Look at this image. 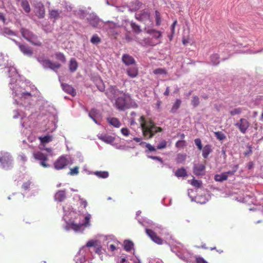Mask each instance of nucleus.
Returning a JSON list of instances; mask_svg holds the SVG:
<instances>
[{
  "instance_id": "obj_48",
  "label": "nucleus",
  "mask_w": 263,
  "mask_h": 263,
  "mask_svg": "<svg viewBox=\"0 0 263 263\" xmlns=\"http://www.w3.org/2000/svg\"><path fill=\"white\" fill-rule=\"evenodd\" d=\"M195 143L196 145L197 146L199 150L201 151L202 149V145L201 144V140L199 138L196 139L195 140Z\"/></svg>"
},
{
  "instance_id": "obj_2",
  "label": "nucleus",
  "mask_w": 263,
  "mask_h": 263,
  "mask_svg": "<svg viewBox=\"0 0 263 263\" xmlns=\"http://www.w3.org/2000/svg\"><path fill=\"white\" fill-rule=\"evenodd\" d=\"M121 96L116 99L115 106L119 110H124L130 107L128 102L130 100V97L125 93Z\"/></svg>"
},
{
  "instance_id": "obj_1",
  "label": "nucleus",
  "mask_w": 263,
  "mask_h": 263,
  "mask_svg": "<svg viewBox=\"0 0 263 263\" xmlns=\"http://www.w3.org/2000/svg\"><path fill=\"white\" fill-rule=\"evenodd\" d=\"M139 122L143 135L146 139L152 138L156 133L162 131L161 127L157 126L151 119L146 120L143 116L140 117Z\"/></svg>"
},
{
  "instance_id": "obj_27",
  "label": "nucleus",
  "mask_w": 263,
  "mask_h": 263,
  "mask_svg": "<svg viewBox=\"0 0 263 263\" xmlns=\"http://www.w3.org/2000/svg\"><path fill=\"white\" fill-rule=\"evenodd\" d=\"M21 6L26 13L30 11V5L27 0H22L21 2Z\"/></svg>"
},
{
  "instance_id": "obj_47",
  "label": "nucleus",
  "mask_w": 263,
  "mask_h": 263,
  "mask_svg": "<svg viewBox=\"0 0 263 263\" xmlns=\"http://www.w3.org/2000/svg\"><path fill=\"white\" fill-rule=\"evenodd\" d=\"M36 15L40 18H43L45 15V10L43 7L39 9V11L37 12Z\"/></svg>"
},
{
  "instance_id": "obj_57",
  "label": "nucleus",
  "mask_w": 263,
  "mask_h": 263,
  "mask_svg": "<svg viewBox=\"0 0 263 263\" xmlns=\"http://www.w3.org/2000/svg\"><path fill=\"white\" fill-rule=\"evenodd\" d=\"M196 261V263H207L203 258L200 257H197Z\"/></svg>"
},
{
  "instance_id": "obj_20",
  "label": "nucleus",
  "mask_w": 263,
  "mask_h": 263,
  "mask_svg": "<svg viewBox=\"0 0 263 263\" xmlns=\"http://www.w3.org/2000/svg\"><path fill=\"white\" fill-rule=\"evenodd\" d=\"M99 138L102 141L109 144L114 142L115 141V138L114 137L107 135H101L99 137Z\"/></svg>"
},
{
  "instance_id": "obj_34",
  "label": "nucleus",
  "mask_w": 263,
  "mask_h": 263,
  "mask_svg": "<svg viewBox=\"0 0 263 263\" xmlns=\"http://www.w3.org/2000/svg\"><path fill=\"white\" fill-rule=\"evenodd\" d=\"M90 41L93 44H98L101 42V39L97 34H94L91 37Z\"/></svg>"
},
{
  "instance_id": "obj_18",
  "label": "nucleus",
  "mask_w": 263,
  "mask_h": 263,
  "mask_svg": "<svg viewBox=\"0 0 263 263\" xmlns=\"http://www.w3.org/2000/svg\"><path fill=\"white\" fill-rule=\"evenodd\" d=\"M202 151L203 157L204 159H206L208 157L209 154H211L212 152V146L210 144L205 145L202 149Z\"/></svg>"
},
{
  "instance_id": "obj_26",
  "label": "nucleus",
  "mask_w": 263,
  "mask_h": 263,
  "mask_svg": "<svg viewBox=\"0 0 263 263\" xmlns=\"http://www.w3.org/2000/svg\"><path fill=\"white\" fill-rule=\"evenodd\" d=\"M214 179L216 181L222 182L224 180H227V176L226 173H222L221 174H217L215 176Z\"/></svg>"
},
{
  "instance_id": "obj_21",
  "label": "nucleus",
  "mask_w": 263,
  "mask_h": 263,
  "mask_svg": "<svg viewBox=\"0 0 263 263\" xmlns=\"http://www.w3.org/2000/svg\"><path fill=\"white\" fill-rule=\"evenodd\" d=\"M109 91L115 98L124 93L123 91L119 90L116 86H111L109 88Z\"/></svg>"
},
{
  "instance_id": "obj_31",
  "label": "nucleus",
  "mask_w": 263,
  "mask_h": 263,
  "mask_svg": "<svg viewBox=\"0 0 263 263\" xmlns=\"http://www.w3.org/2000/svg\"><path fill=\"white\" fill-rule=\"evenodd\" d=\"M83 226V224H82V223L77 224V223H74V222H71L69 224L70 228L76 231H79Z\"/></svg>"
},
{
  "instance_id": "obj_3",
  "label": "nucleus",
  "mask_w": 263,
  "mask_h": 263,
  "mask_svg": "<svg viewBox=\"0 0 263 263\" xmlns=\"http://www.w3.org/2000/svg\"><path fill=\"white\" fill-rule=\"evenodd\" d=\"M21 32L22 36L32 44L37 46H41L42 45V43L37 41V36L29 30L22 28Z\"/></svg>"
},
{
  "instance_id": "obj_51",
  "label": "nucleus",
  "mask_w": 263,
  "mask_h": 263,
  "mask_svg": "<svg viewBox=\"0 0 263 263\" xmlns=\"http://www.w3.org/2000/svg\"><path fill=\"white\" fill-rule=\"evenodd\" d=\"M145 146L149 152L156 151V148L154 146L151 145L149 143H147Z\"/></svg>"
},
{
  "instance_id": "obj_49",
  "label": "nucleus",
  "mask_w": 263,
  "mask_h": 263,
  "mask_svg": "<svg viewBox=\"0 0 263 263\" xmlns=\"http://www.w3.org/2000/svg\"><path fill=\"white\" fill-rule=\"evenodd\" d=\"M191 184L194 186L198 188H199L201 185V181L195 179L192 180Z\"/></svg>"
},
{
  "instance_id": "obj_43",
  "label": "nucleus",
  "mask_w": 263,
  "mask_h": 263,
  "mask_svg": "<svg viewBox=\"0 0 263 263\" xmlns=\"http://www.w3.org/2000/svg\"><path fill=\"white\" fill-rule=\"evenodd\" d=\"M185 158L186 156L185 155L178 154L176 158V161L178 163H182L185 160Z\"/></svg>"
},
{
  "instance_id": "obj_45",
  "label": "nucleus",
  "mask_w": 263,
  "mask_h": 263,
  "mask_svg": "<svg viewBox=\"0 0 263 263\" xmlns=\"http://www.w3.org/2000/svg\"><path fill=\"white\" fill-rule=\"evenodd\" d=\"M153 72L156 74H162L166 73V70L162 68H157L154 70Z\"/></svg>"
},
{
  "instance_id": "obj_41",
  "label": "nucleus",
  "mask_w": 263,
  "mask_h": 263,
  "mask_svg": "<svg viewBox=\"0 0 263 263\" xmlns=\"http://www.w3.org/2000/svg\"><path fill=\"white\" fill-rule=\"evenodd\" d=\"M95 174L102 178H106L108 176V173L107 172H96Z\"/></svg>"
},
{
  "instance_id": "obj_13",
  "label": "nucleus",
  "mask_w": 263,
  "mask_h": 263,
  "mask_svg": "<svg viewBox=\"0 0 263 263\" xmlns=\"http://www.w3.org/2000/svg\"><path fill=\"white\" fill-rule=\"evenodd\" d=\"M205 165L202 164H195L194 166L193 172L196 176L202 175L204 174Z\"/></svg>"
},
{
  "instance_id": "obj_30",
  "label": "nucleus",
  "mask_w": 263,
  "mask_h": 263,
  "mask_svg": "<svg viewBox=\"0 0 263 263\" xmlns=\"http://www.w3.org/2000/svg\"><path fill=\"white\" fill-rule=\"evenodd\" d=\"M39 139L42 143L45 144L51 142L52 140V137L47 135L44 137H40Z\"/></svg>"
},
{
  "instance_id": "obj_35",
  "label": "nucleus",
  "mask_w": 263,
  "mask_h": 263,
  "mask_svg": "<svg viewBox=\"0 0 263 263\" xmlns=\"http://www.w3.org/2000/svg\"><path fill=\"white\" fill-rule=\"evenodd\" d=\"M56 59L62 63H65L66 62V58L63 53L61 52H58L55 54Z\"/></svg>"
},
{
  "instance_id": "obj_15",
  "label": "nucleus",
  "mask_w": 263,
  "mask_h": 263,
  "mask_svg": "<svg viewBox=\"0 0 263 263\" xmlns=\"http://www.w3.org/2000/svg\"><path fill=\"white\" fill-rule=\"evenodd\" d=\"M61 86L63 90L65 92L70 94L72 96L76 95V90L71 85L65 83H62Z\"/></svg>"
},
{
  "instance_id": "obj_23",
  "label": "nucleus",
  "mask_w": 263,
  "mask_h": 263,
  "mask_svg": "<svg viewBox=\"0 0 263 263\" xmlns=\"http://www.w3.org/2000/svg\"><path fill=\"white\" fill-rule=\"evenodd\" d=\"M66 197L65 192L64 191H59L55 195V198L56 200L62 201Z\"/></svg>"
},
{
  "instance_id": "obj_14",
  "label": "nucleus",
  "mask_w": 263,
  "mask_h": 263,
  "mask_svg": "<svg viewBox=\"0 0 263 263\" xmlns=\"http://www.w3.org/2000/svg\"><path fill=\"white\" fill-rule=\"evenodd\" d=\"M122 61L126 65L135 64L136 61L134 58L128 54H124L122 57Z\"/></svg>"
},
{
  "instance_id": "obj_11",
  "label": "nucleus",
  "mask_w": 263,
  "mask_h": 263,
  "mask_svg": "<svg viewBox=\"0 0 263 263\" xmlns=\"http://www.w3.org/2000/svg\"><path fill=\"white\" fill-rule=\"evenodd\" d=\"M13 41L19 47L20 49L24 54L27 55L28 56L32 55L33 51L29 47L25 45L21 44V43H20L19 42L14 40H13Z\"/></svg>"
},
{
  "instance_id": "obj_64",
  "label": "nucleus",
  "mask_w": 263,
  "mask_h": 263,
  "mask_svg": "<svg viewBox=\"0 0 263 263\" xmlns=\"http://www.w3.org/2000/svg\"><path fill=\"white\" fill-rule=\"evenodd\" d=\"M133 140L137 142H140L142 141V138L135 137L133 138Z\"/></svg>"
},
{
  "instance_id": "obj_32",
  "label": "nucleus",
  "mask_w": 263,
  "mask_h": 263,
  "mask_svg": "<svg viewBox=\"0 0 263 263\" xmlns=\"http://www.w3.org/2000/svg\"><path fill=\"white\" fill-rule=\"evenodd\" d=\"M238 165H235L232 167V169L231 171H229L226 172H224L226 173V176H227V178H228L229 176L233 175L238 170Z\"/></svg>"
},
{
  "instance_id": "obj_52",
  "label": "nucleus",
  "mask_w": 263,
  "mask_h": 263,
  "mask_svg": "<svg viewBox=\"0 0 263 263\" xmlns=\"http://www.w3.org/2000/svg\"><path fill=\"white\" fill-rule=\"evenodd\" d=\"M121 133L125 136H128L129 135V130L127 128H122L121 129Z\"/></svg>"
},
{
  "instance_id": "obj_28",
  "label": "nucleus",
  "mask_w": 263,
  "mask_h": 263,
  "mask_svg": "<svg viewBox=\"0 0 263 263\" xmlns=\"http://www.w3.org/2000/svg\"><path fill=\"white\" fill-rule=\"evenodd\" d=\"M78 67V63L76 60L74 59H72L70 61L69 63V69L71 71L74 72L76 70Z\"/></svg>"
},
{
  "instance_id": "obj_5",
  "label": "nucleus",
  "mask_w": 263,
  "mask_h": 263,
  "mask_svg": "<svg viewBox=\"0 0 263 263\" xmlns=\"http://www.w3.org/2000/svg\"><path fill=\"white\" fill-rule=\"evenodd\" d=\"M33 158L35 160L40 162V164L44 168H48L50 165L48 163V155L44 154L41 152H34L33 154Z\"/></svg>"
},
{
  "instance_id": "obj_40",
  "label": "nucleus",
  "mask_w": 263,
  "mask_h": 263,
  "mask_svg": "<svg viewBox=\"0 0 263 263\" xmlns=\"http://www.w3.org/2000/svg\"><path fill=\"white\" fill-rule=\"evenodd\" d=\"M242 112V109L240 107L236 108L230 111V114L231 116H234L235 115H238L241 114Z\"/></svg>"
},
{
  "instance_id": "obj_54",
  "label": "nucleus",
  "mask_w": 263,
  "mask_h": 263,
  "mask_svg": "<svg viewBox=\"0 0 263 263\" xmlns=\"http://www.w3.org/2000/svg\"><path fill=\"white\" fill-rule=\"evenodd\" d=\"M175 145L177 147H183L185 145V141L183 140H179L176 143Z\"/></svg>"
},
{
  "instance_id": "obj_36",
  "label": "nucleus",
  "mask_w": 263,
  "mask_h": 263,
  "mask_svg": "<svg viewBox=\"0 0 263 263\" xmlns=\"http://www.w3.org/2000/svg\"><path fill=\"white\" fill-rule=\"evenodd\" d=\"M199 97L197 96H194L192 98V100H191V104L194 107H196L199 104Z\"/></svg>"
},
{
  "instance_id": "obj_17",
  "label": "nucleus",
  "mask_w": 263,
  "mask_h": 263,
  "mask_svg": "<svg viewBox=\"0 0 263 263\" xmlns=\"http://www.w3.org/2000/svg\"><path fill=\"white\" fill-rule=\"evenodd\" d=\"M107 121L110 125L116 128H119L121 125L119 120L117 118L109 117L107 118Z\"/></svg>"
},
{
  "instance_id": "obj_9",
  "label": "nucleus",
  "mask_w": 263,
  "mask_h": 263,
  "mask_svg": "<svg viewBox=\"0 0 263 263\" xmlns=\"http://www.w3.org/2000/svg\"><path fill=\"white\" fill-rule=\"evenodd\" d=\"M145 232L151 239L155 243L158 245H162L163 240L159 237L157 234L152 230L149 229H145Z\"/></svg>"
},
{
  "instance_id": "obj_56",
  "label": "nucleus",
  "mask_w": 263,
  "mask_h": 263,
  "mask_svg": "<svg viewBox=\"0 0 263 263\" xmlns=\"http://www.w3.org/2000/svg\"><path fill=\"white\" fill-rule=\"evenodd\" d=\"M30 185V182H25L22 185V188L24 190H27V189H28L29 188Z\"/></svg>"
},
{
  "instance_id": "obj_33",
  "label": "nucleus",
  "mask_w": 263,
  "mask_h": 263,
  "mask_svg": "<svg viewBox=\"0 0 263 263\" xmlns=\"http://www.w3.org/2000/svg\"><path fill=\"white\" fill-rule=\"evenodd\" d=\"M3 34L5 35H16V34L15 32L11 30L10 28L8 27H5L3 30Z\"/></svg>"
},
{
  "instance_id": "obj_6",
  "label": "nucleus",
  "mask_w": 263,
  "mask_h": 263,
  "mask_svg": "<svg viewBox=\"0 0 263 263\" xmlns=\"http://www.w3.org/2000/svg\"><path fill=\"white\" fill-rule=\"evenodd\" d=\"M37 61L45 68H50L55 70L61 67V64L58 63H52L50 60L45 59L44 55L39 56L37 58Z\"/></svg>"
},
{
  "instance_id": "obj_29",
  "label": "nucleus",
  "mask_w": 263,
  "mask_h": 263,
  "mask_svg": "<svg viewBox=\"0 0 263 263\" xmlns=\"http://www.w3.org/2000/svg\"><path fill=\"white\" fill-rule=\"evenodd\" d=\"M61 13V11H59L58 10H52L49 13L50 17L57 20L60 17Z\"/></svg>"
},
{
  "instance_id": "obj_62",
  "label": "nucleus",
  "mask_w": 263,
  "mask_h": 263,
  "mask_svg": "<svg viewBox=\"0 0 263 263\" xmlns=\"http://www.w3.org/2000/svg\"><path fill=\"white\" fill-rule=\"evenodd\" d=\"M109 249L111 251H114L116 249V247L115 245H114V244H111L109 246Z\"/></svg>"
},
{
  "instance_id": "obj_53",
  "label": "nucleus",
  "mask_w": 263,
  "mask_h": 263,
  "mask_svg": "<svg viewBox=\"0 0 263 263\" xmlns=\"http://www.w3.org/2000/svg\"><path fill=\"white\" fill-rule=\"evenodd\" d=\"M97 241H93V240H90L88 241L86 246L87 247H96V246Z\"/></svg>"
},
{
  "instance_id": "obj_59",
  "label": "nucleus",
  "mask_w": 263,
  "mask_h": 263,
  "mask_svg": "<svg viewBox=\"0 0 263 263\" xmlns=\"http://www.w3.org/2000/svg\"><path fill=\"white\" fill-rule=\"evenodd\" d=\"M177 23V21L175 20L173 22V23L172 24V25L171 26L172 33L173 34H174V33H175V26H176Z\"/></svg>"
},
{
  "instance_id": "obj_4",
  "label": "nucleus",
  "mask_w": 263,
  "mask_h": 263,
  "mask_svg": "<svg viewBox=\"0 0 263 263\" xmlns=\"http://www.w3.org/2000/svg\"><path fill=\"white\" fill-rule=\"evenodd\" d=\"M72 160L70 156H62L54 163L55 169L60 170L64 168L68 164H72Z\"/></svg>"
},
{
  "instance_id": "obj_46",
  "label": "nucleus",
  "mask_w": 263,
  "mask_h": 263,
  "mask_svg": "<svg viewBox=\"0 0 263 263\" xmlns=\"http://www.w3.org/2000/svg\"><path fill=\"white\" fill-rule=\"evenodd\" d=\"M79 166H75L73 168L70 169V171L69 172V174L71 175H77L79 173Z\"/></svg>"
},
{
  "instance_id": "obj_8",
  "label": "nucleus",
  "mask_w": 263,
  "mask_h": 263,
  "mask_svg": "<svg viewBox=\"0 0 263 263\" xmlns=\"http://www.w3.org/2000/svg\"><path fill=\"white\" fill-rule=\"evenodd\" d=\"M0 163L4 168H8L11 166V157L8 153L2 154L0 157Z\"/></svg>"
},
{
  "instance_id": "obj_10",
  "label": "nucleus",
  "mask_w": 263,
  "mask_h": 263,
  "mask_svg": "<svg viewBox=\"0 0 263 263\" xmlns=\"http://www.w3.org/2000/svg\"><path fill=\"white\" fill-rule=\"evenodd\" d=\"M15 96L22 100L31 98V94L27 91L22 90L21 88H18L15 91Z\"/></svg>"
},
{
  "instance_id": "obj_16",
  "label": "nucleus",
  "mask_w": 263,
  "mask_h": 263,
  "mask_svg": "<svg viewBox=\"0 0 263 263\" xmlns=\"http://www.w3.org/2000/svg\"><path fill=\"white\" fill-rule=\"evenodd\" d=\"M126 73L132 78L136 77L138 75V69L136 66H133L126 69Z\"/></svg>"
},
{
  "instance_id": "obj_38",
  "label": "nucleus",
  "mask_w": 263,
  "mask_h": 263,
  "mask_svg": "<svg viewBox=\"0 0 263 263\" xmlns=\"http://www.w3.org/2000/svg\"><path fill=\"white\" fill-rule=\"evenodd\" d=\"M216 137L219 140H223L226 139V137L225 135L221 132H217L215 133Z\"/></svg>"
},
{
  "instance_id": "obj_42",
  "label": "nucleus",
  "mask_w": 263,
  "mask_h": 263,
  "mask_svg": "<svg viewBox=\"0 0 263 263\" xmlns=\"http://www.w3.org/2000/svg\"><path fill=\"white\" fill-rule=\"evenodd\" d=\"M156 25L160 26L161 24V16L160 13L156 10L155 11Z\"/></svg>"
},
{
  "instance_id": "obj_24",
  "label": "nucleus",
  "mask_w": 263,
  "mask_h": 263,
  "mask_svg": "<svg viewBox=\"0 0 263 263\" xmlns=\"http://www.w3.org/2000/svg\"><path fill=\"white\" fill-rule=\"evenodd\" d=\"M175 176L177 177H184L187 176V173L184 167L178 169L175 172Z\"/></svg>"
},
{
  "instance_id": "obj_37",
  "label": "nucleus",
  "mask_w": 263,
  "mask_h": 263,
  "mask_svg": "<svg viewBox=\"0 0 263 263\" xmlns=\"http://www.w3.org/2000/svg\"><path fill=\"white\" fill-rule=\"evenodd\" d=\"M211 60L214 65H217L219 63V57L217 54H214L211 56Z\"/></svg>"
},
{
  "instance_id": "obj_60",
  "label": "nucleus",
  "mask_w": 263,
  "mask_h": 263,
  "mask_svg": "<svg viewBox=\"0 0 263 263\" xmlns=\"http://www.w3.org/2000/svg\"><path fill=\"white\" fill-rule=\"evenodd\" d=\"M95 252L99 255L102 254V247L99 246L95 248Z\"/></svg>"
},
{
  "instance_id": "obj_61",
  "label": "nucleus",
  "mask_w": 263,
  "mask_h": 263,
  "mask_svg": "<svg viewBox=\"0 0 263 263\" xmlns=\"http://www.w3.org/2000/svg\"><path fill=\"white\" fill-rule=\"evenodd\" d=\"M134 3L137 5V9L140 8L142 5V3L138 0L135 1Z\"/></svg>"
},
{
  "instance_id": "obj_55",
  "label": "nucleus",
  "mask_w": 263,
  "mask_h": 263,
  "mask_svg": "<svg viewBox=\"0 0 263 263\" xmlns=\"http://www.w3.org/2000/svg\"><path fill=\"white\" fill-rule=\"evenodd\" d=\"M148 157L152 159L158 160L161 163H163V160L162 158L159 157L151 156H149Z\"/></svg>"
},
{
  "instance_id": "obj_19",
  "label": "nucleus",
  "mask_w": 263,
  "mask_h": 263,
  "mask_svg": "<svg viewBox=\"0 0 263 263\" xmlns=\"http://www.w3.org/2000/svg\"><path fill=\"white\" fill-rule=\"evenodd\" d=\"M146 33L153 36L156 39H158L162 36V33L160 31L154 29H150L146 30Z\"/></svg>"
},
{
  "instance_id": "obj_22",
  "label": "nucleus",
  "mask_w": 263,
  "mask_h": 263,
  "mask_svg": "<svg viewBox=\"0 0 263 263\" xmlns=\"http://www.w3.org/2000/svg\"><path fill=\"white\" fill-rule=\"evenodd\" d=\"M181 104V101L177 99L176 100L175 102L173 104L172 107L171 108V111L172 113L176 112L177 110L179 108Z\"/></svg>"
},
{
  "instance_id": "obj_44",
  "label": "nucleus",
  "mask_w": 263,
  "mask_h": 263,
  "mask_svg": "<svg viewBox=\"0 0 263 263\" xmlns=\"http://www.w3.org/2000/svg\"><path fill=\"white\" fill-rule=\"evenodd\" d=\"M166 141L163 140L160 142V143L158 144L157 148L159 149H163L166 147Z\"/></svg>"
},
{
  "instance_id": "obj_25",
  "label": "nucleus",
  "mask_w": 263,
  "mask_h": 263,
  "mask_svg": "<svg viewBox=\"0 0 263 263\" xmlns=\"http://www.w3.org/2000/svg\"><path fill=\"white\" fill-rule=\"evenodd\" d=\"M134 243L132 241L125 240L124 241V249L127 252H130L133 248Z\"/></svg>"
},
{
  "instance_id": "obj_50",
  "label": "nucleus",
  "mask_w": 263,
  "mask_h": 263,
  "mask_svg": "<svg viewBox=\"0 0 263 263\" xmlns=\"http://www.w3.org/2000/svg\"><path fill=\"white\" fill-rule=\"evenodd\" d=\"M91 217V215L90 214H88L85 217V222L83 224V226H89V221Z\"/></svg>"
},
{
  "instance_id": "obj_12",
  "label": "nucleus",
  "mask_w": 263,
  "mask_h": 263,
  "mask_svg": "<svg viewBox=\"0 0 263 263\" xmlns=\"http://www.w3.org/2000/svg\"><path fill=\"white\" fill-rule=\"evenodd\" d=\"M87 20L90 25L93 27H97L100 23L99 18L93 13L89 14Z\"/></svg>"
},
{
  "instance_id": "obj_39",
  "label": "nucleus",
  "mask_w": 263,
  "mask_h": 263,
  "mask_svg": "<svg viewBox=\"0 0 263 263\" xmlns=\"http://www.w3.org/2000/svg\"><path fill=\"white\" fill-rule=\"evenodd\" d=\"M131 27L133 30L136 33H139L141 31V29H140V27L139 25L136 24V23H132L131 24Z\"/></svg>"
},
{
  "instance_id": "obj_7",
  "label": "nucleus",
  "mask_w": 263,
  "mask_h": 263,
  "mask_svg": "<svg viewBox=\"0 0 263 263\" xmlns=\"http://www.w3.org/2000/svg\"><path fill=\"white\" fill-rule=\"evenodd\" d=\"M250 123L245 118L240 119L235 124V126L238 129L239 132L245 134L250 126Z\"/></svg>"
},
{
  "instance_id": "obj_63",
  "label": "nucleus",
  "mask_w": 263,
  "mask_h": 263,
  "mask_svg": "<svg viewBox=\"0 0 263 263\" xmlns=\"http://www.w3.org/2000/svg\"><path fill=\"white\" fill-rule=\"evenodd\" d=\"M170 95V87H167L165 92H164V95L166 96H168Z\"/></svg>"
},
{
  "instance_id": "obj_58",
  "label": "nucleus",
  "mask_w": 263,
  "mask_h": 263,
  "mask_svg": "<svg viewBox=\"0 0 263 263\" xmlns=\"http://www.w3.org/2000/svg\"><path fill=\"white\" fill-rule=\"evenodd\" d=\"M80 205L83 206L84 208H86L87 205V202L85 200L80 199Z\"/></svg>"
}]
</instances>
